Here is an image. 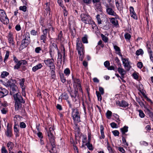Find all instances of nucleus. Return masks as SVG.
Segmentation results:
<instances>
[{"label":"nucleus","instance_id":"obj_15","mask_svg":"<svg viewBox=\"0 0 153 153\" xmlns=\"http://www.w3.org/2000/svg\"><path fill=\"white\" fill-rule=\"evenodd\" d=\"M7 37L9 43L10 44V45L14 46V44L13 40V38L12 34L10 33L8 35Z\"/></svg>","mask_w":153,"mask_h":153},{"label":"nucleus","instance_id":"obj_26","mask_svg":"<svg viewBox=\"0 0 153 153\" xmlns=\"http://www.w3.org/2000/svg\"><path fill=\"white\" fill-rule=\"evenodd\" d=\"M0 92L5 96L6 95L8 92L6 89L1 87H0Z\"/></svg>","mask_w":153,"mask_h":153},{"label":"nucleus","instance_id":"obj_46","mask_svg":"<svg viewBox=\"0 0 153 153\" xmlns=\"http://www.w3.org/2000/svg\"><path fill=\"white\" fill-rule=\"evenodd\" d=\"M26 125L25 123L23 122L20 123L19 127L22 128H24L26 127Z\"/></svg>","mask_w":153,"mask_h":153},{"label":"nucleus","instance_id":"obj_32","mask_svg":"<svg viewBox=\"0 0 153 153\" xmlns=\"http://www.w3.org/2000/svg\"><path fill=\"white\" fill-rule=\"evenodd\" d=\"M118 71L120 74H126V71L122 68L119 67L118 68Z\"/></svg>","mask_w":153,"mask_h":153},{"label":"nucleus","instance_id":"obj_50","mask_svg":"<svg viewBox=\"0 0 153 153\" xmlns=\"http://www.w3.org/2000/svg\"><path fill=\"white\" fill-rule=\"evenodd\" d=\"M139 115L140 117L141 118H143L144 117L145 115L143 113V111L141 110H139Z\"/></svg>","mask_w":153,"mask_h":153},{"label":"nucleus","instance_id":"obj_62","mask_svg":"<svg viewBox=\"0 0 153 153\" xmlns=\"http://www.w3.org/2000/svg\"><path fill=\"white\" fill-rule=\"evenodd\" d=\"M41 50V48L40 47H36L35 49V52L37 53H39L40 52V51Z\"/></svg>","mask_w":153,"mask_h":153},{"label":"nucleus","instance_id":"obj_16","mask_svg":"<svg viewBox=\"0 0 153 153\" xmlns=\"http://www.w3.org/2000/svg\"><path fill=\"white\" fill-rule=\"evenodd\" d=\"M129 10L131 17L134 18V19H137V17L135 11H134V8L132 7L131 6L129 7Z\"/></svg>","mask_w":153,"mask_h":153},{"label":"nucleus","instance_id":"obj_47","mask_svg":"<svg viewBox=\"0 0 153 153\" xmlns=\"http://www.w3.org/2000/svg\"><path fill=\"white\" fill-rule=\"evenodd\" d=\"M143 51L142 49H140L139 50L137 51L136 52V54L137 56H138L140 54H143Z\"/></svg>","mask_w":153,"mask_h":153},{"label":"nucleus","instance_id":"obj_49","mask_svg":"<svg viewBox=\"0 0 153 153\" xmlns=\"http://www.w3.org/2000/svg\"><path fill=\"white\" fill-rule=\"evenodd\" d=\"M111 114H112L111 112L110 111L108 110L106 113V115L108 119H110V117H111Z\"/></svg>","mask_w":153,"mask_h":153},{"label":"nucleus","instance_id":"obj_61","mask_svg":"<svg viewBox=\"0 0 153 153\" xmlns=\"http://www.w3.org/2000/svg\"><path fill=\"white\" fill-rule=\"evenodd\" d=\"M48 32V29H45L43 31V34H42V35L43 36H47Z\"/></svg>","mask_w":153,"mask_h":153},{"label":"nucleus","instance_id":"obj_57","mask_svg":"<svg viewBox=\"0 0 153 153\" xmlns=\"http://www.w3.org/2000/svg\"><path fill=\"white\" fill-rule=\"evenodd\" d=\"M113 116L115 118L117 122H119L120 121L119 116L117 114H114Z\"/></svg>","mask_w":153,"mask_h":153},{"label":"nucleus","instance_id":"obj_38","mask_svg":"<svg viewBox=\"0 0 153 153\" xmlns=\"http://www.w3.org/2000/svg\"><path fill=\"white\" fill-rule=\"evenodd\" d=\"M86 146H87V148L90 150H93V147L92 145L90 143V142H87L86 144Z\"/></svg>","mask_w":153,"mask_h":153},{"label":"nucleus","instance_id":"obj_13","mask_svg":"<svg viewBox=\"0 0 153 153\" xmlns=\"http://www.w3.org/2000/svg\"><path fill=\"white\" fill-rule=\"evenodd\" d=\"M76 47L78 53H84V49L80 42H78L76 43Z\"/></svg>","mask_w":153,"mask_h":153},{"label":"nucleus","instance_id":"obj_28","mask_svg":"<svg viewBox=\"0 0 153 153\" xmlns=\"http://www.w3.org/2000/svg\"><path fill=\"white\" fill-rule=\"evenodd\" d=\"M146 113V114L149 115V117L153 119V114L148 108H146L145 110Z\"/></svg>","mask_w":153,"mask_h":153},{"label":"nucleus","instance_id":"obj_56","mask_svg":"<svg viewBox=\"0 0 153 153\" xmlns=\"http://www.w3.org/2000/svg\"><path fill=\"white\" fill-rule=\"evenodd\" d=\"M140 144L142 145L145 146H147L148 145V143L145 141H142L140 142Z\"/></svg>","mask_w":153,"mask_h":153},{"label":"nucleus","instance_id":"obj_22","mask_svg":"<svg viewBox=\"0 0 153 153\" xmlns=\"http://www.w3.org/2000/svg\"><path fill=\"white\" fill-rule=\"evenodd\" d=\"M7 146L8 148L9 151H11L14 147V144L11 142H9L7 143Z\"/></svg>","mask_w":153,"mask_h":153},{"label":"nucleus","instance_id":"obj_48","mask_svg":"<svg viewBox=\"0 0 153 153\" xmlns=\"http://www.w3.org/2000/svg\"><path fill=\"white\" fill-rule=\"evenodd\" d=\"M16 65L14 66V69H19L21 65V64L19 62L18 63H16Z\"/></svg>","mask_w":153,"mask_h":153},{"label":"nucleus","instance_id":"obj_27","mask_svg":"<svg viewBox=\"0 0 153 153\" xmlns=\"http://www.w3.org/2000/svg\"><path fill=\"white\" fill-rule=\"evenodd\" d=\"M128 127L124 126L123 128H120V130L123 134H125V133L127 132L128 131Z\"/></svg>","mask_w":153,"mask_h":153},{"label":"nucleus","instance_id":"obj_9","mask_svg":"<svg viewBox=\"0 0 153 153\" xmlns=\"http://www.w3.org/2000/svg\"><path fill=\"white\" fill-rule=\"evenodd\" d=\"M116 6L119 10H122L123 6V0H115Z\"/></svg>","mask_w":153,"mask_h":153},{"label":"nucleus","instance_id":"obj_2","mask_svg":"<svg viewBox=\"0 0 153 153\" xmlns=\"http://www.w3.org/2000/svg\"><path fill=\"white\" fill-rule=\"evenodd\" d=\"M80 16L81 21L85 24L91 25L93 29L96 27L94 22L92 20L91 17L89 15L82 13L81 14Z\"/></svg>","mask_w":153,"mask_h":153},{"label":"nucleus","instance_id":"obj_4","mask_svg":"<svg viewBox=\"0 0 153 153\" xmlns=\"http://www.w3.org/2000/svg\"><path fill=\"white\" fill-rule=\"evenodd\" d=\"M23 38L21 46L23 48H25L29 44L30 42L29 33L28 32L25 33L24 35L23 36Z\"/></svg>","mask_w":153,"mask_h":153},{"label":"nucleus","instance_id":"obj_36","mask_svg":"<svg viewBox=\"0 0 153 153\" xmlns=\"http://www.w3.org/2000/svg\"><path fill=\"white\" fill-rule=\"evenodd\" d=\"M9 75V73L6 71L2 72L1 74V77L2 78H4Z\"/></svg>","mask_w":153,"mask_h":153},{"label":"nucleus","instance_id":"obj_44","mask_svg":"<svg viewBox=\"0 0 153 153\" xmlns=\"http://www.w3.org/2000/svg\"><path fill=\"white\" fill-rule=\"evenodd\" d=\"M10 54V52L9 51H7L6 52V53L5 55V57L4 59V62H5V61L8 59Z\"/></svg>","mask_w":153,"mask_h":153},{"label":"nucleus","instance_id":"obj_8","mask_svg":"<svg viewBox=\"0 0 153 153\" xmlns=\"http://www.w3.org/2000/svg\"><path fill=\"white\" fill-rule=\"evenodd\" d=\"M5 135L8 137H11L13 136L12 128L8 124L7 126L6 130L5 131Z\"/></svg>","mask_w":153,"mask_h":153},{"label":"nucleus","instance_id":"obj_7","mask_svg":"<svg viewBox=\"0 0 153 153\" xmlns=\"http://www.w3.org/2000/svg\"><path fill=\"white\" fill-rule=\"evenodd\" d=\"M13 96L15 102H20L23 103L25 102V101L19 93H17L13 94Z\"/></svg>","mask_w":153,"mask_h":153},{"label":"nucleus","instance_id":"obj_53","mask_svg":"<svg viewBox=\"0 0 153 153\" xmlns=\"http://www.w3.org/2000/svg\"><path fill=\"white\" fill-rule=\"evenodd\" d=\"M112 133L115 136H118L119 134V131L117 130H114L112 131Z\"/></svg>","mask_w":153,"mask_h":153},{"label":"nucleus","instance_id":"obj_59","mask_svg":"<svg viewBox=\"0 0 153 153\" xmlns=\"http://www.w3.org/2000/svg\"><path fill=\"white\" fill-rule=\"evenodd\" d=\"M30 34L33 36H35L37 33V32L34 30H32L30 31Z\"/></svg>","mask_w":153,"mask_h":153},{"label":"nucleus","instance_id":"obj_14","mask_svg":"<svg viewBox=\"0 0 153 153\" xmlns=\"http://www.w3.org/2000/svg\"><path fill=\"white\" fill-rule=\"evenodd\" d=\"M148 52L149 54L151 60L153 62V52L151 49V45L148 44H147Z\"/></svg>","mask_w":153,"mask_h":153},{"label":"nucleus","instance_id":"obj_18","mask_svg":"<svg viewBox=\"0 0 153 153\" xmlns=\"http://www.w3.org/2000/svg\"><path fill=\"white\" fill-rule=\"evenodd\" d=\"M42 66H43L42 64L39 63L33 67L32 68V71L33 72H35L37 70L40 69L42 67Z\"/></svg>","mask_w":153,"mask_h":153},{"label":"nucleus","instance_id":"obj_42","mask_svg":"<svg viewBox=\"0 0 153 153\" xmlns=\"http://www.w3.org/2000/svg\"><path fill=\"white\" fill-rule=\"evenodd\" d=\"M61 98H62L64 100H67L68 98V96L66 93H64L62 94Z\"/></svg>","mask_w":153,"mask_h":153},{"label":"nucleus","instance_id":"obj_63","mask_svg":"<svg viewBox=\"0 0 153 153\" xmlns=\"http://www.w3.org/2000/svg\"><path fill=\"white\" fill-rule=\"evenodd\" d=\"M1 113L3 114H5L7 112V110L6 108H3L1 110Z\"/></svg>","mask_w":153,"mask_h":153},{"label":"nucleus","instance_id":"obj_6","mask_svg":"<svg viewBox=\"0 0 153 153\" xmlns=\"http://www.w3.org/2000/svg\"><path fill=\"white\" fill-rule=\"evenodd\" d=\"M51 59H48L44 60V62L46 65L50 67V69H55V66L54 64V60L53 58Z\"/></svg>","mask_w":153,"mask_h":153},{"label":"nucleus","instance_id":"obj_11","mask_svg":"<svg viewBox=\"0 0 153 153\" xmlns=\"http://www.w3.org/2000/svg\"><path fill=\"white\" fill-rule=\"evenodd\" d=\"M123 63V65L125 68H127L129 69H130V62L129 61L128 58H123L122 57H121Z\"/></svg>","mask_w":153,"mask_h":153},{"label":"nucleus","instance_id":"obj_34","mask_svg":"<svg viewBox=\"0 0 153 153\" xmlns=\"http://www.w3.org/2000/svg\"><path fill=\"white\" fill-rule=\"evenodd\" d=\"M13 80L12 79L8 80L7 82V85L8 86H10V87L12 86L15 85V84L13 83Z\"/></svg>","mask_w":153,"mask_h":153},{"label":"nucleus","instance_id":"obj_58","mask_svg":"<svg viewBox=\"0 0 153 153\" xmlns=\"http://www.w3.org/2000/svg\"><path fill=\"white\" fill-rule=\"evenodd\" d=\"M20 10L24 12H25L27 10V7L25 6H21L19 7Z\"/></svg>","mask_w":153,"mask_h":153},{"label":"nucleus","instance_id":"obj_25","mask_svg":"<svg viewBox=\"0 0 153 153\" xmlns=\"http://www.w3.org/2000/svg\"><path fill=\"white\" fill-rule=\"evenodd\" d=\"M106 147L109 153H114V149L112 148L108 142L107 143Z\"/></svg>","mask_w":153,"mask_h":153},{"label":"nucleus","instance_id":"obj_41","mask_svg":"<svg viewBox=\"0 0 153 153\" xmlns=\"http://www.w3.org/2000/svg\"><path fill=\"white\" fill-rule=\"evenodd\" d=\"M101 36L102 38V40L105 42H107L108 40V38L106 36H105L102 34H101Z\"/></svg>","mask_w":153,"mask_h":153},{"label":"nucleus","instance_id":"obj_33","mask_svg":"<svg viewBox=\"0 0 153 153\" xmlns=\"http://www.w3.org/2000/svg\"><path fill=\"white\" fill-rule=\"evenodd\" d=\"M124 37L127 41H129L131 38V36L129 34L127 33L125 34Z\"/></svg>","mask_w":153,"mask_h":153},{"label":"nucleus","instance_id":"obj_31","mask_svg":"<svg viewBox=\"0 0 153 153\" xmlns=\"http://www.w3.org/2000/svg\"><path fill=\"white\" fill-rule=\"evenodd\" d=\"M96 9L97 11L101 12V14H102V9L100 4L96 6Z\"/></svg>","mask_w":153,"mask_h":153},{"label":"nucleus","instance_id":"obj_12","mask_svg":"<svg viewBox=\"0 0 153 153\" xmlns=\"http://www.w3.org/2000/svg\"><path fill=\"white\" fill-rule=\"evenodd\" d=\"M116 104L119 106L122 107H126L128 105V103L124 100H122L121 102L117 101L116 102Z\"/></svg>","mask_w":153,"mask_h":153},{"label":"nucleus","instance_id":"obj_60","mask_svg":"<svg viewBox=\"0 0 153 153\" xmlns=\"http://www.w3.org/2000/svg\"><path fill=\"white\" fill-rule=\"evenodd\" d=\"M60 78L62 82L64 83L65 82L66 80L64 78L63 74L60 75Z\"/></svg>","mask_w":153,"mask_h":153},{"label":"nucleus","instance_id":"obj_3","mask_svg":"<svg viewBox=\"0 0 153 153\" xmlns=\"http://www.w3.org/2000/svg\"><path fill=\"white\" fill-rule=\"evenodd\" d=\"M71 116L75 123H79L80 120V113L76 109H72Z\"/></svg>","mask_w":153,"mask_h":153},{"label":"nucleus","instance_id":"obj_54","mask_svg":"<svg viewBox=\"0 0 153 153\" xmlns=\"http://www.w3.org/2000/svg\"><path fill=\"white\" fill-rule=\"evenodd\" d=\"M1 153H8V152L5 147L3 146L1 149Z\"/></svg>","mask_w":153,"mask_h":153},{"label":"nucleus","instance_id":"obj_55","mask_svg":"<svg viewBox=\"0 0 153 153\" xmlns=\"http://www.w3.org/2000/svg\"><path fill=\"white\" fill-rule=\"evenodd\" d=\"M110 125L111 127L113 128H117V124L115 123H110Z\"/></svg>","mask_w":153,"mask_h":153},{"label":"nucleus","instance_id":"obj_21","mask_svg":"<svg viewBox=\"0 0 153 153\" xmlns=\"http://www.w3.org/2000/svg\"><path fill=\"white\" fill-rule=\"evenodd\" d=\"M58 50V49H56L54 48H50L49 53L51 58L53 57L55 51Z\"/></svg>","mask_w":153,"mask_h":153},{"label":"nucleus","instance_id":"obj_20","mask_svg":"<svg viewBox=\"0 0 153 153\" xmlns=\"http://www.w3.org/2000/svg\"><path fill=\"white\" fill-rule=\"evenodd\" d=\"M114 48L116 52V53L120 56L122 57V55L121 53L120 50V48L117 45H114Z\"/></svg>","mask_w":153,"mask_h":153},{"label":"nucleus","instance_id":"obj_37","mask_svg":"<svg viewBox=\"0 0 153 153\" xmlns=\"http://www.w3.org/2000/svg\"><path fill=\"white\" fill-rule=\"evenodd\" d=\"M96 94L98 100L99 101H101L102 100V96H101V94L99 92L97 91H96Z\"/></svg>","mask_w":153,"mask_h":153},{"label":"nucleus","instance_id":"obj_24","mask_svg":"<svg viewBox=\"0 0 153 153\" xmlns=\"http://www.w3.org/2000/svg\"><path fill=\"white\" fill-rule=\"evenodd\" d=\"M20 117L19 115H15L14 117V124H19V122L20 121Z\"/></svg>","mask_w":153,"mask_h":153},{"label":"nucleus","instance_id":"obj_52","mask_svg":"<svg viewBox=\"0 0 153 153\" xmlns=\"http://www.w3.org/2000/svg\"><path fill=\"white\" fill-rule=\"evenodd\" d=\"M47 38V36H43L42 35H41L40 36V39L41 40H42L43 42L44 43L45 42V41H46V39Z\"/></svg>","mask_w":153,"mask_h":153},{"label":"nucleus","instance_id":"obj_29","mask_svg":"<svg viewBox=\"0 0 153 153\" xmlns=\"http://www.w3.org/2000/svg\"><path fill=\"white\" fill-rule=\"evenodd\" d=\"M100 132L101 134V136L100 137V139H104L105 138V135L103 131L104 128L103 126L102 125L100 126Z\"/></svg>","mask_w":153,"mask_h":153},{"label":"nucleus","instance_id":"obj_30","mask_svg":"<svg viewBox=\"0 0 153 153\" xmlns=\"http://www.w3.org/2000/svg\"><path fill=\"white\" fill-rule=\"evenodd\" d=\"M25 82V79L24 78L20 80L19 84L21 86V88H25L24 85V82Z\"/></svg>","mask_w":153,"mask_h":153},{"label":"nucleus","instance_id":"obj_23","mask_svg":"<svg viewBox=\"0 0 153 153\" xmlns=\"http://www.w3.org/2000/svg\"><path fill=\"white\" fill-rule=\"evenodd\" d=\"M21 103L20 102H15V107L16 110H18L22 107Z\"/></svg>","mask_w":153,"mask_h":153},{"label":"nucleus","instance_id":"obj_39","mask_svg":"<svg viewBox=\"0 0 153 153\" xmlns=\"http://www.w3.org/2000/svg\"><path fill=\"white\" fill-rule=\"evenodd\" d=\"M82 41L84 43H88L87 36L85 35L82 38Z\"/></svg>","mask_w":153,"mask_h":153},{"label":"nucleus","instance_id":"obj_17","mask_svg":"<svg viewBox=\"0 0 153 153\" xmlns=\"http://www.w3.org/2000/svg\"><path fill=\"white\" fill-rule=\"evenodd\" d=\"M13 130L15 134L16 137L19 136V124H14L13 127Z\"/></svg>","mask_w":153,"mask_h":153},{"label":"nucleus","instance_id":"obj_1","mask_svg":"<svg viewBox=\"0 0 153 153\" xmlns=\"http://www.w3.org/2000/svg\"><path fill=\"white\" fill-rule=\"evenodd\" d=\"M47 135L50 140L51 145L52 146L51 150L52 151H50V152H55L54 149H55V140L54 134H55L53 128L50 127L49 128L48 130L46 129Z\"/></svg>","mask_w":153,"mask_h":153},{"label":"nucleus","instance_id":"obj_5","mask_svg":"<svg viewBox=\"0 0 153 153\" xmlns=\"http://www.w3.org/2000/svg\"><path fill=\"white\" fill-rule=\"evenodd\" d=\"M0 20L4 24H7L9 23V19L5 12L2 10H0Z\"/></svg>","mask_w":153,"mask_h":153},{"label":"nucleus","instance_id":"obj_51","mask_svg":"<svg viewBox=\"0 0 153 153\" xmlns=\"http://www.w3.org/2000/svg\"><path fill=\"white\" fill-rule=\"evenodd\" d=\"M50 48H55L56 49H58L56 44L54 43H52L50 45Z\"/></svg>","mask_w":153,"mask_h":153},{"label":"nucleus","instance_id":"obj_64","mask_svg":"<svg viewBox=\"0 0 153 153\" xmlns=\"http://www.w3.org/2000/svg\"><path fill=\"white\" fill-rule=\"evenodd\" d=\"M99 91L100 92L102 95L103 94H104V90L103 88L102 87H99Z\"/></svg>","mask_w":153,"mask_h":153},{"label":"nucleus","instance_id":"obj_10","mask_svg":"<svg viewBox=\"0 0 153 153\" xmlns=\"http://www.w3.org/2000/svg\"><path fill=\"white\" fill-rule=\"evenodd\" d=\"M106 12L109 15H111L115 16L117 18H118V16L117 14L116 13L114 12L113 10L111 8H106Z\"/></svg>","mask_w":153,"mask_h":153},{"label":"nucleus","instance_id":"obj_43","mask_svg":"<svg viewBox=\"0 0 153 153\" xmlns=\"http://www.w3.org/2000/svg\"><path fill=\"white\" fill-rule=\"evenodd\" d=\"M64 72L66 76H68L70 74V71L68 68H66L64 70Z\"/></svg>","mask_w":153,"mask_h":153},{"label":"nucleus","instance_id":"obj_40","mask_svg":"<svg viewBox=\"0 0 153 153\" xmlns=\"http://www.w3.org/2000/svg\"><path fill=\"white\" fill-rule=\"evenodd\" d=\"M96 19L97 20L98 24H102V21L100 15L97 14L96 16Z\"/></svg>","mask_w":153,"mask_h":153},{"label":"nucleus","instance_id":"obj_35","mask_svg":"<svg viewBox=\"0 0 153 153\" xmlns=\"http://www.w3.org/2000/svg\"><path fill=\"white\" fill-rule=\"evenodd\" d=\"M51 69V77L53 79H54L56 76L55 73V69Z\"/></svg>","mask_w":153,"mask_h":153},{"label":"nucleus","instance_id":"obj_19","mask_svg":"<svg viewBox=\"0 0 153 153\" xmlns=\"http://www.w3.org/2000/svg\"><path fill=\"white\" fill-rule=\"evenodd\" d=\"M18 90V88L17 86L15 85L10 87V94L11 95H13V94L15 92H16Z\"/></svg>","mask_w":153,"mask_h":153},{"label":"nucleus","instance_id":"obj_45","mask_svg":"<svg viewBox=\"0 0 153 153\" xmlns=\"http://www.w3.org/2000/svg\"><path fill=\"white\" fill-rule=\"evenodd\" d=\"M110 22L114 25H116L117 24V22L115 20V18H111L110 19Z\"/></svg>","mask_w":153,"mask_h":153}]
</instances>
